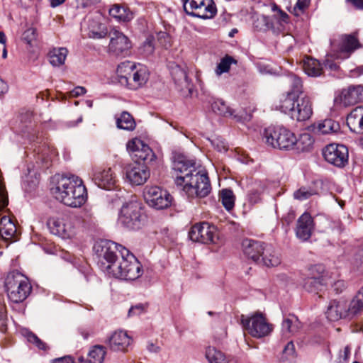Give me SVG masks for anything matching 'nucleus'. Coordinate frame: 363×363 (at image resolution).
<instances>
[{
	"label": "nucleus",
	"instance_id": "f257e3e1",
	"mask_svg": "<svg viewBox=\"0 0 363 363\" xmlns=\"http://www.w3.org/2000/svg\"><path fill=\"white\" fill-rule=\"evenodd\" d=\"M93 249L98 267L108 276L124 280H135L142 276V264L125 247L104 240L96 242Z\"/></svg>",
	"mask_w": 363,
	"mask_h": 363
},
{
	"label": "nucleus",
	"instance_id": "f03ea898",
	"mask_svg": "<svg viewBox=\"0 0 363 363\" xmlns=\"http://www.w3.org/2000/svg\"><path fill=\"white\" fill-rule=\"evenodd\" d=\"M172 168L175 173V183L183 186L188 197L203 198L209 194L211 186L208 174L197 170L194 162L182 154L174 153Z\"/></svg>",
	"mask_w": 363,
	"mask_h": 363
},
{
	"label": "nucleus",
	"instance_id": "7ed1b4c3",
	"mask_svg": "<svg viewBox=\"0 0 363 363\" xmlns=\"http://www.w3.org/2000/svg\"><path fill=\"white\" fill-rule=\"evenodd\" d=\"M51 192L57 200L72 208L82 206L87 198L82 180L75 175L62 176Z\"/></svg>",
	"mask_w": 363,
	"mask_h": 363
},
{
	"label": "nucleus",
	"instance_id": "20e7f679",
	"mask_svg": "<svg viewBox=\"0 0 363 363\" xmlns=\"http://www.w3.org/2000/svg\"><path fill=\"white\" fill-rule=\"evenodd\" d=\"M362 311L363 286L349 303L345 299L331 301L325 314L329 320L337 321L340 319L352 320Z\"/></svg>",
	"mask_w": 363,
	"mask_h": 363
},
{
	"label": "nucleus",
	"instance_id": "39448f33",
	"mask_svg": "<svg viewBox=\"0 0 363 363\" xmlns=\"http://www.w3.org/2000/svg\"><path fill=\"white\" fill-rule=\"evenodd\" d=\"M5 287L9 299L15 303L23 302L32 289L28 279L18 271H12L7 274Z\"/></svg>",
	"mask_w": 363,
	"mask_h": 363
},
{
	"label": "nucleus",
	"instance_id": "423d86ee",
	"mask_svg": "<svg viewBox=\"0 0 363 363\" xmlns=\"http://www.w3.org/2000/svg\"><path fill=\"white\" fill-rule=\"evenodd\" d=\"M147 216L141 203L135 201L125 203L121 207L119 223L129 230H138L146 222Z\"/></svg>",
	"mask_w": 363,
	"mask_h": 363
},
{
	"label": "nucleus",
	"instance_id": "0eeeda50",
	"mask_svg": "<svg viewBox=\"0 0 363 363\" xmlns=\"http://www.w3.org/2000/svg\"><path fill=\"white\" fill-rule=\"evenodd\" d=\"M264 138L267 145L281 150H292L296 135L284 127H269L264 131Z\"/></svg>",
	"mask_w": 363,
	"mask_h": 363
},
{
	"label": "nucleus",
	"instance_id": "6e6552de",
	"mask_svg": "<svg viewBox=\"0 0 363 363\" xmlns=\"http://www.w3.org/2000/svg\"><path fill=\"white\" fill-rule=\"evenodd\" d=\"M240 321L245 330L256 338L267 336L273 330V325L267 323L262 313L257 312L250 316L242 315Z\"/></svg>",
	"mask_w": 363,
	"mask_h": 363
},
{
	"label": "nucleus",
	"instance_id": "1a4fd4ad",
	"mask_svg": "<svg viewBox=\"0 0 363 363\" xmlns=\"http://www.w3.org/2000/svg\"><path fill=\"white\" fill-rule=\"evenodd\" d=\"M182 1L185 13L190 16L211 19L217 13L213 0H182Z\"/></svg>",
	"mask_w": 363,
	"mask_h": 363
},
{
	"label": "nucleus",
	"instance_id": "9d476101",
	"mask_svg": "<svg viewBox=\"0 0 363 363\" xmlns=\"http://www.w3.org/2000/svg\"><path fill=\"white\" fill-rule=\"evenodd\" d=\"M146 203L152 208L157 210L169 207L172 203V195L159 186H147L143 192Z\"/></svg>",
	"mask_w": 363,
	"mask_h": 363
},
{
	"label": "nucleus",
	"instance_id": "9b49d317",
	"mask_svg": "<svg viewBox=\"0 0 363 363\" xmlns=\"http://www.w3.org/2000/svg\"><path fill=\"white\" fill-rule=\"evenodd\" d=\"M50 233L63 239L71 238L75 234V227L67 216L50 218L47 223Z\"/></svg>",
	"mask_w": 363,
	"mask_h": 363
},
{
	"label": "nucleus",
	"instance_id": "f8f14e48",
	"mask_svg": "<svg viewBox=\"0 0 363 363\" xmlns=\"http://www.w3.org/2000/svg\"><path fill=\"white\" fill-rule=\"evenodd\" d=\"M189 238L203 244L215 243L217 239L216 229L214 225L203 222L193 225L189 232Z\"/></svg>",
	"mask_w": 363,
	"mask_h": 363
},
{
	"label": "nucleus",
	"instance_id": "ddd939ff",
	"mask_svg": "<svg viewBox=\"0 0 363 363\" xmlns=\"http://www.w3.org/2000/svg\"><path fill=\"white\" fill-rule=\"evenodd\" d=\"M324 159L337 167H343L348 162V150L344 145L330 144L323 150Z\"/></svg>",
	"mask_w": 363,
	"mask_h": 363
},
{
	"label": "nucleus",
	"instance_id": "4468645a",
	"mask_svg": "<svg viewBox=\"0 0 363 363\" xmlns=\"http://www.w3.org/2000/svg\"><path fill=\"white\" fill-rule=\"evenodd\" d=\"M33 118V113L30 111L21 113L19 116L18 127L22 136L30 142L38 141L42 137V134L40 133V127L35 123Z\"/></svg>",
	"mask_w": 363,
	"mask_h": 363
},
{
	"label": "nucleus",
	"instance_id": "2eb2a0df",
	"mask_svg": "<svg viewBox=\"0 0 363 363\" xmlns=\"http://www.w3.org/2000/svg\"><path fill=\"white\" fill-rule=\"evenodd\" d=\"M127 150L138 162L143 161L148 164L154 161L155 158L152 150L138 138H134L127 143Z\"/></svg>",
	"mask_w": 363,
	"mask_h": 363
},
{
	"label": "nucleus",
	"instance_id": "dca6fc26",
	"mask_svg": "<svg viewBox=\"0 0 363 363\" xmlns=\"http://www.w3.org/2000/svg\"><path fill=\"white\" fill-rule=\"evenodd\" d=\"M362 46L357 38V33L345 34L340 37L338 50L334 54L337 59H347L357 49Z\"/></svg>",
	"mask_w": 363,
	"mask_h": 363
},
{
	"label": "nucleus",
	"instance_id": "f3484780",
	"mask_svg": "<svg viewBox=\"0 0 363 363\" xmlns=\"http://www.w3.org/2000/svg\"><path fill=\"white\" fill-rule=\"evenodd\" d=\"M109 51L116 55H125L131 48L130 41L121 31L113 28L109 32Z\"/></svg>",
	"mask_w": 363,
	"mask_h": 363
},
{
	"label": "nucleus",
	"instance_id": "a211bd4d",
	"mask_svg": "<svg viewBox=\"0 0 363 363\" xmlns=\"http://www.w3.org/2000/svg\"><path fill=\"white\" fill-rule=\"evenodd\" d=\"M312 114L313 108L311 99L306 95L296 98L291 118L300 122L306 121L311 117Z\"/></svg>",
	"mask_w": 363,
	"mask_h": 363
},
{
	"label": "nucleus",
	"instance_id": "6ab92c4d",
	"mask_svg": "<svg viewBox=\"0 0 363 363\" xmlns=\"http://www.w3.org/2000/svg\"><path fill=\"white\" fill-rule=\"evenodd\" d=\"M126 177L132 184L138 186L147 181L150 177V172L144 164L135 162L128 167Z\"/></svg>",
	"mask_w": 363,
	"mask_h": 363
},
{
	"label": "nucleus",
	"instance_id": "aec40b11",
	"mask_svg": "<svg viewBox=\"0 0 363 363\" xmlns=\"http://www.w3.org/2000/svg\"><path fill=\"white\" fill-rule=\"evenodd\" d=\"M266 245L262 242L252 239H245L242 242L244 254L248 259L258 264L264 253Z\"/></svg>",
	"mask_w": 363,
	"mask_h": 363
},
{
	"label": "nucleus",
	"instance_id": "412c9836",
	"mask_svg": "<svg viewBox=\"0 0 363 363\" xmlns=\"http://www.w3.org/2000/svg\"><path fill=\"white\" fill-rule=\"evenodd\" d=\"M92 179L99 187L108 190L113 189L116 182L115 174L111 168L96 169Z\"/></svg>",
	"mask_w": 363,
	"mask_h": 363
},
{
	"label": "nucleus",
	"instance_id": "4be33fe9",
	"mask_svg": "<svg viewBox=\"0 0 363 363\" xmlns=\"http://www.w3.org/2000/svg\"><path fill=\"white\" fill-rule=\"evenodd\" d=\"M131 341V337L125 331L118 330L111 334V335L108 338L106 342L111 350L113 351L124 352L130 345Z\"/></svg>",
	"mask_w": 363,
	"mask_h": 363
},
{
	"label": "nucleus",
	"instance_id": "5701e85b",
	"mask_svg": "<svg viewBox=\"0 0 363 363\" xmlns=\"http://www.w3.org/2000/svg\"><path fill=\"white\" fill-rule=\"evenodd\" d=\"M138 65L133 62L125 61L118 65L117 74L121 84L130 89V83L133 79Z\"/></svg>",
	"mask_w": 363,
	"mask_h": 363
},
{
	"label": "nucleus",
	"instance_id": "b1692460",
	"mask_svg": "<svg viewBox=\"0 0 363 363\" xmlns=\"http://www.w3.org/2000/svg\"><path fill=\"white\" fill-rule=\"evenodd\" d=\"M0 235L7 243H11L18 240L19 233L16 224L7 217H3L1 219Z\"/></svg>",
	"mask_w": 363,
	"mask_h": 363
},
{
	"label": "nucleus",
	"instance_id": "393cba45",
	"mask_svg": "<svg viewBox=\"0 0 363 363\" xmlns=\"http://www.w3.org/2000/svg\"><path fill=\"white\" fill-rule=\"evenodd\" d=\"M313 218L308 213L302 214L297 221L296 235L298 238L303 241L308 240L312 233Z\"/></svg>",
	"mask_w": 363,
	"mask_h": 363
},
{
	"label": "nucleus",
	"instance_id": "a878e982",
	"mask_svg": "<svg viewBox=\"0 0 363 363\" xmlns=\"http://www.w3.org/2000/svg\"><path fill=\"white\" fill-rule=\"evenodd\" d=\"M341 101L345 106L363 101V86H350L343 89L341 94Z\"/></svg>",
	"mask_w": 363,
	"mask_h": 363
},
{
	"label": "nucleus",
	"instance_id": "bb28decb",
	"mask_svg": "<svg viewBox=\"0 0 363 363\" xmlns=\"http://www.w3.org/2000/svg\"><path fill=\"white\" fill-rule=\"evenodd\" d=\"M347 125L352 132L363 133V106H357L347 115Z\"/></svg>",
	"mask_w": 363,
	"mask_h": 363
},
{
	"label": "nucleus",
	"instance_id": "cd10ccee",
	"mask_svg": "<svg viewBox=\"0 0 363 363\" xmlns=\"http://www.w3.org/2000/svg\"><path fill=\"white\" fill-rule=\"evenodd\" d=\"M313 132L318 134H332L338 133L340 125L338 122L331 119H325L312 125Z\"/></svg>",
	"mask_w": 363,
	"mask_h": 363
},
{
	"label": "nucleus",
	"instance_id": "c85d7f7f",
	"mask_svg": "<svg viewBox=\"0 0 363 363\" xmlns=\"http://www.w3.org/2000/svg\"><path fill=\"white\" fill-rule=\"evenodd\" d=\"M89 37L101 39L106 36L108 30L105 24L97 18H89L88 21Z\"/></svg>",
	"mask_w": 363,
	"mask_h": 363
},
{
	"label": "nucleus",
	"instance_id": "c756f323",
	"mask_svg": "<svg viewBox=\"0 0 363 363\" xmlns=\"http://www.w3.org/2000/svg\"><path fill=\"white\" fill-rule=\"evenodd\" d=\"M171 74L175 84L180 87L181 89H189L190 80L187 76L186 69L179 65L172 67Z\"/></svg>",
	"mask_w": 363,
	"mask_h": 363
},
{
	"label": "nucleus",
	"instance_id": "7c9ffc66",
	"mask_svg": "<svg viewBox=\"0 0 363 363\" xmlns=\"http://www.w3.org/2000/svg\"><path fill=\"white\" fill-rule=\"evenodd\" d=\"M294 142V147L292 150L297 152H309L312 150L314 139L308 133H303L299 135L298 138L296 137Z\"/></svg>",
	"mask_w": 363,
	"mask_h": 363
},
{
	"label": "nucleus",
	"instance_id": "2f4dec72",
	"mask_svg": "<svg viewBox=\"0 0 363 363\" xmlns=\"http://www.w3.org/2000/svg\"><path fill=\"white\" fill-rule=\"evenodd\" d=\"M327 286V281L323 279H315L314 277H309L305 279L303 284V289L308 293L319 294L323 291Z\"/></svg>",
	"mask_w": 363,
	"mask_h": 363
},
{
	"label": "nucleus",
	"instance_id": "473e14b6",
	"mask_svg": "<svg viewBox=\"0 0 363 363\" xmlns=\"http://www.w3.org/2000/svg\"><path fill=\"white\" fill-rule=\"evenodd\" d=\"M149 72L146 67L138 65L133 79L130 83V89L136 90L146 84L148 80Z\"/></svg>",
	"mask_w": 363,
	"mask_h": 363
},
{
	"label": "nucleus",
	"instance_id": "72a5a7b5",
	"mask_svg": "<svg viewBox=\"0 0 363 363\" xmlns=\"http://www.w3.org/2000/svg\"><path fill=\"white\" fill-rule=\"evenodd\" d=\"M296 97L286 93L279 98V101L276 104V109L289 115L291 117V112L295 106Z\"/></svg>",
	"mask_w": 363,
	"mask_h": 363
},
{
	"label": "nucleus",
	"instance_id": "f704fd0d",
	"mask_svg": "<svg viewBox=\"0 0 363 363\" xmlns=\"http://www.w3.org/2000/svg\"><path fill=\"white\" fill-rule=\"evenodd\" d=\"M280 263V257L275 252L274 249L271 245H266L264 253H263L259 264H262L267 267H276Z\"/></svg>",
	"mask_w": 363,
	"mask_h": 363
},
{
	"label": "nucleus",
	"instance_id": "c9c22d12",
	"mask_svg": "<svg viewBox=\"0 0 363 363\" xmlns=\"http://www.w3.org/2000/svg\"><path fill=\"white\" fill-rule=\"evenodd\" d=\"M68 50L65 48H55L50 50L48 54L50 63L54 67H60L64 65Z\"/></svg>",
	"mask_w": 363,
	"mask_h": 363
},
{
	"label": "nucleus",
	"instance_id": "e433bc0d",
	"mask_svg": "<svg viewBox=\"0 0 363 363\" xmlns=\"http://www.w3.org/2000/svg\"><path fill=\"white\" fill-rule=\"evenodd\" d=\"M303 68L305 73L309 77H317L323 73L321 64L313 58L307 57L304 60Z\"/></svg>",
	"mask_w": 363,
	"mask_h": 363
},
{
	"label": "nucleus",
	"instance_id": "4c0bfd02",
	"mask_svg": "<svg viewBox=\"0 0 363 363\" xmlns=\"http://www.w3.org/2000/svg\"><path fill=\"white\" fill-rule=\"evenodd\" d=\"M116 126L119 129L132 131L135 128L136 123L133 117L127 111H123L116 118Z\"/></svg>",
	"mask_w": 363,
	"mask_h": 363
},
{
	"label": "nucleus",
	"instance_id": "58836bf2",
	"mask_svg": "<svg viewBox=\"0 0 363 363\" xmlns=\"http://www.w3.org/2000/svg\"><path fill=\"white\" fill-rule=\"evenodd\" d=\"M281 328L283 333L294 334L301 328V324L296 315L289 314L284 318Z\"/></svg>",
	"mask_w": 363,
	"mask_h": 363
},
{
	"label": "nucleus",
	"instance_id": "ea45409f",
	"mask_svg": "<svg viewBox=\"0 0 363 363\" xmlns=\"http://www.w3.org/2000/svg\"><path fill=\"white\" fill-rule=\"evenodd\" d=\"M211 108L214 113L225 117L233 116L237 121L240 120V117L234 115V111L231 109L223 100H216L211 104Z\"/></svg>",
	"mask_w": 363,
	"mask_h": 363
},
{
	"label": "nucleus",
	"instance_id": "a19ab883",
	"mask_svg": "<svg viewBox=\"0 0 363 363\" xmlns=\"http://www.w3.org/2000/svg\"><path fill=\"white\" fill-rule=\"evenodd\" d=\"M106 354V349L104 346L96 345L92 346L89 352L87 359L91 363H103Z\"/></svg>",
	"mask_w": 363,
	"mask_h": 363
},
{
	"label": "nucleus",
	"instance_id": "79ce46f5",
	"mask_svg": "<svg viewBox=\"0 0 363 363\" xmlns=\"http://www.w3.org/2000/svg\"><path fill=\"white\" fill-rule=\"evenodd\" d=\"M205 356L209 363H228V360L224 353L214 347H208Z\"/></svg>",
	"mask_w": 363,
	"mask_h": 363
},
{
	"label": "nucleus",
	"instance_id": "37998d69",
	"mask_svg": "<svg viewBox=\"0 0 363 363\" xmlns=\"http://www.w3.org/2000/svg\"><path fill=\"white\" fill-rule=\"evenodd\" d=\"M109 13L113 18L118 21H129L133 18V13L125 7L119 5H114L111 8Z\"/></svg>",
	"mask_w": 363,
	"mask_h": 363
},
{
	"label": "nucleus",
	"instance_id": "c03bdc74",
	"mask_svg": "<svg viewBox=\"0 0 363 363\" xmlns=\"http://www.w3.org/2000/svg\"><path fill=\"white\" fill-rule=\"evenodd\" d=\"M288 79L291 84V90L287 93L296 98L303 96V84L301 78L295 74H290Z\"/></svg>",
	"mask_w": 363,
	"mask_h": 363
},
{
	"label": "nucleus",
	"instance_id": "a18cd8bd",
	"mask_svg": "<svg viewBox=\"0 0 363 363\" xmlns=\"http://www.w3.org/2000/svg\"><path fill=\"white\" fill-rule=\"evenodd\" d=\"M220 200L227 211H230L235 205V196L232 190L224 189L220 191Z\"/></svg>",
	"mask_w": 363,
	"mask_h": 363
},
{
	"label": "nucleus",
	"instance_id": "49530a36",
	"mask_svg": "<svg viewBox=\"0 0 363 363\" xmlns=\"http://www.w3.org/2000/svg\"><path fill=\"white\" fill-rule=\"evenodd\" d=\"M232 64L236 65L237 60L233 57L226 55L218 64L215 70L216 74L218 76H220L223 73L228 72L230 70Z\"/></svg>",
	"mask_w": 363,
	"mask_h": 363
},
{
	"label": "nucleus",
	"instance_id": "de8ad7c7",
	"mask_svg": "<svg viewBox=\"0 0 363 363\" xmlns=\"http://www.w3.org/2000/svg\"><path fill=\"white\" fill-rule=\"evenodd\" d=\"M318 194L316 189L311 186H302L294 193L296 199L303 201Z\"/></svg>",
	"mask_w": 363,
	"mask_h": 363
},
{
	"label": "nucleus",
	"instance_id": "09e8293b",
	"mask_svg": "<svg viewBox=\"0 0 363 363\" xmlns=\"http://www.w3.org/2000/svg\"><path fill=\"white\" fill-rule=\"evenodd\" d=\"M310 277H314L315 279H323L324 281H327L325 275V268L323 264H315L309 268Z\"/></svg>",
	"mask_w": 363,
	"mask_h": 363
},
{
	"label": "nucleus",
	"instance_id": "8fccbe9b",
	"mask_svg": "<svg viewBox=\"0 0 363 363\" xmlns=\"http://www.w3.org/2000/svg\"><path fill=\"white\" fill-rule=\"evenodd\" d=\"M296 357L295 346L293 341L289 342L283 350L282 359L286 361H293Z\"/></svg>",
	"mask_w": 363,
	"mask_h": 363
},
{
	"label": "nucleus",
	"instance_id": "3c124183",
	"mask_svg": "<svg viewBox=\"0 0 363 363\" xmlns=\"http://www.w3.org/2000/svg\"><path fill=\"white\" fill-rule=\"evenodd\" d=\"M26 337L28 341L30 343L34 344L38 348L43 350H46L48 347L46 344L43 342L35 334L28 331L26 333Z\"/></svg>",
	"mask_w": 363,
	"mask_h": 363
},
{
	"label": "nucleus",
	"instance_id": "603ef678",
	"mask_svg": "<svg viewBox=\"0 0 363 363\" xmlns=\"http://www.w3.org/2000/svg\"><path fill=\"white\" fill-rule=\"evenodd\" d=\"M26 337L28 341L30 343L34 344L38 348L43 350H46L48 347L46 344L43 342L35 334L28 331L26 333Z\"/></svg>",
	"mask_w": 363,
	"mask_h": 363
},
{
	"label": "nucleus",
	"instance_id": "864d4df0",
	"mask_svg": "<svg viewBox=\"0 0 363 363\" xmlns=\"http://www.w3.org/2000/svg\"><path fill=\"white\" fill-rule=\"evenodd\" d=\"M26 337L28 341L30 343L34 344L38 348L43 350H46L48 347L46 344L43 342L35 334L28 331L26 333Z\"/></svg>",
	"mask_w": 363,
	"mask_h": 363
},
{
	"label": "nucleus",
	"instance_id": "5fc2aeb1",
	"mask_svg": "<svg viewBox=\"0 0 363 363\" xmlns=\"http://www.w3.org/2000/svg\"><path fill=\"white\" fill-rule=\"evenodd\" d=\"M37 38V30L35 28L30 27L26 30L22 35V40L28 45H32Z\"/></svg>",
	"mask_w": 363,
	"mask_h": 363
},
{
	"label": "nucleus",
	"instance_id": "6e6d98bb",
	"mask_svg": "<svg viewBox=\"0 0 363 363\" xmlns=\"http://www.w3.org/2000/svg\"><path fill=\"white\" fill-rule=\"evenodd\" d=\"M157 39L159 43L164 48H167L171 45L170 36L169 34L164 31L157 33Z\"/></svg>",
	"mask_w": 363,
	"mask_h": 363
},
{
	"label": "nucleus",
	"instance_id": "4d7b16f0",
	"mask_svg": "<svg viewBox=\"0 0 363 363\" xmlns=\"http://www.w3.org/2000/svg\"><path fill=\"white\" fill-rule=\"evenodd\" d=\"M352 264L357 271H363V252L359 251L355 255L352 261Z\"/></svg>",
	"mask_w": 363,
	"mask_h": 363
},
{
	"label": "nucleus",
	"instance_id": "13d9d810",
	"mask_svg": "<svg viewBox=\"0 0 363 363\" xmlns=\"http://www.w3.org/2000/svg\"><path fill=\"white\" fill-rule=\"evenodd\" d=\"M145 307L143 303H138L135 306H131L128 311V316L132 317L135 315H139L144 313Z\"/></svg>",
	"mask_w": 363,
	"mask_h": 363
},
{
	"label": "nucleus",
	"instance_id": "bf43d9fd",
	"mask_svg": "<svg viewBox=\"0 0 363 363\" xmlns=\"http://www.w3.org/2000/svg\"><path fill=\"white\" fill-rule=\"evenodd\" d=\"M212 145L218 150L219 152L226 151L228 150L225 143L223 141H221L218 139H216L212 140Z\"/></svg>",
	"mask_w": 363,
	"mask_h": 363
},
{
	"label": "nucleus",
	"instance_id": "052dcab7",
	"mask_svg": "<svg viewBox=\"0 0 363 363\" xmlns=\"http://www.w3.org/2000/svg\"><path fill=\"white\" fill-rule=\"evenodd\" d=\"M52 363H74V361L72 356L67 355L56 358L52 360Z\"/></svg>",
	"mask_w": 363,
	"mask_h": 363
},
{
	"label": "nucleus",
	"instance_id": "680f3d73",
	"mask_svg": "<svg viewBox=\"0 0 363 363\" xmlns=\"http://www.w3.org/2000/svg\"><path fill=\"white\" fill-rule=\"evenodd\" d=\"M310 0H298L294 9H298L303 11L309 5Z\"/></svg>",
	"mask_w": 363,
	"mask_h": 363
},
{
	"label": "nucleus",
	"instance_id": "e2e57ef3",
	"mask_svg": "<svg viewBox=\"0 0 363 363\" xmlns=\"http://www.w3.org/2000/svg\"><path fill=\"white\" fill-rule=\"evenodd\" d=\"M86 93V89L83 86H77L72 89L70 92V95L72 97H77L82 96Z\"/></svg>",
	"mask_w": 363,
	"mask_h": 363
},
{
	"label": "nucleus",
	"instance_id": "0e129e2a",
	"mask_svg": "<svg viewBox=\"0 0 363 363\" xmlns=\"http://www.w3.org/2000/svg\"><path fill=\"white\" fill-rule=\"evenodd\" d=\"M144 48L147 51V53L150 54L154 50V45L152 43V40L149 38L144 43Z\"/></svg>",
	"mask_w": 363,
	"mask_h": 363
},
{
	"label": "nucleus",
	"instance_id": "69168bd1",
	"mask_svg": "<svg viewBox=\"0 0 363 363\" xmlns=\"http://www.w3.org/2000/svg\"><path fill=\"white\" fill-rule=\"evenodd\" d=\"M9 90V86L7 84L0 79V96L4 95L6 94Z\"/></svg>",
	"mask_w": 363,
	"mask_h": 363
},
{
	"label": "nucleus",
	"instance_id": "338daca9",
	"mask_svg": "<svg viewBox=\"0 0 363 363\" xmlns=\"http://www.w3.org/2000/svg\"><path fill=\"white\" fill-rule=\"evenodd\" d=\"M83 7H89L96 4L100 0H81Z\"/></svg>",
	"mask_w": 363,
	"mask_h": 363
},
{
	"label": "nucleus",
	"instance_id": "774afa93",
	"mask_svg": "<svg viewBox=\"0 0 363 363\" xmlns=\"http://www.w3.org/2000/svg\"><path fill=\"white\" fill-rule=\"evenodd\" d=\"M350 3L352 4V5L360 10H363V0H347Z\"/></svg>",
	"mask_w": 363,
	"mask_h": 363
}]
</instances>
